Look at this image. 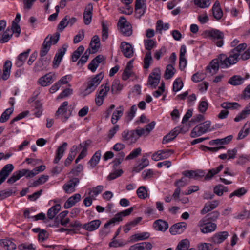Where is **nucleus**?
<instances>
[{
  "label": "nucleus",
  "instance_id": "nucleus-1",
  "mask_svg": "<svg viewBox=\"0 0 250 250\" xmlns=\"http://www.w3.org/2000/svg\"><path fill=\"white\" fill-rule=\"evenodd\" d=\"M60 38V34L56 32L53 35H48L44 39L41 50L40 51V57H45V56L49 51L51 45L57 43Z\"/></svg>",
  "mask_w": 250,
  "mask_h": 250
},
{
  "label": "nucleus",
  "instance_id": "nucleus-2",
  "mask_svg": "<svg viewBox=\"0 0 250 250\" xmlns=\"http://www.w3.org/2000/svg\"><path fill=\"white\" fill-rule=\"evenodd\" d=\"M219 59L220 67L221 68H226L236 63L240 60V57L234 51L231 50L228 57L224 54H221L219 55Z\"/></svg>",
  "mask_w": 250,
  "mask_h": 250
},
{
  "label": "nucleus",
  "instance_id": "nucleus-3",
  "mask_svg": "<svg viewBox=\"0 0 250 250\" xmlns=\"http://www.w3.org/2000/svg\"><path fill=\"white\" fill-rule=\"evenodd\" d=\"M68 103L67 101L63 102L55 113V117L60 119L62 122H65L71 116L72 108H68Z\"/></svg>",
  "mask_w": 250,
  "mask_h": 250
},
{
  "label": "nucleus",
  "instance_id": "nucleus-4",
  "mask_svg": "<svg viewBox=\"0 0 250 250\" xmlns=\"http://www.w3.org/2000/svg\"><path fill=\"white\" fill-rule=\"evenodd\" d=\"M104 78V74L101 72L96 75L90 77L87 82V86L85 89L84 95H88L94 91Z\"/></svg>",
  "mask_w": 250,
  "mask_h": 250
},
{
  "label": "nucleus",
  "instance_id": "nucleus-5",
  "mask_svg": "<svg viewBox=\"0 0 250 250\" xmlns=\"http://www.w3.org/2000/svg\"><path fill=\"white\" fill-rule=\"evenodd\" d=\"M210 125L211 122L210 121H207L203 123L199 124L194 127L190 133L191 137L196 138L206 133L209 130Z\"/></svg>",
  "mask_w": 250,
  "mask_h": 250
},
{
  "label": "nucleus",
  "instance_id": "nucleus-6",
  "mask_svg": "<svg viewBox=\"0 0 250 250\" xmlns=\"http://www.w3.org/2000/svg\"><path fill=\"white\" fill-rule=\"evenodd\" d=\"M118 26L120 32L124 36H129L132 34L131 25L124 17H120L118 23Z\"/></svg>",
  "mask_w": 250,
  "mask_h": 250
},
{
  "label": "nucleus",
  "instance_id": "nucleus-7",
  "mask_svg": "<svg viewBox=\"0 0 250 250\" xmlns=\"http://www.w3.org/2000/svg\"><path fill=\"white\" fill-rule=\"evenodd\" d=\"M207 219L204 218L201 219L198 224L201 231L203 233H207L214 231L217 227L216 224L212 222H207Z\"/></svg>",
  "mask_w": 250,
  "mask_h": 250
},
{
  "label": "nucleus",
  "instance_id": "nucleus-8",
  "mask_svg": "<svg viewBox=\"0 0 250 250\" xmlns=\"http://www.w3.org/2000/svg\"><path fill=\"white\" fill-rule=\"evenodd\" d=\"M161 78V70L159 68H155L150 74L147 84L151 87L155 88L160 82Z\"/></svg>",
  "mask_w": 250,
  "mask_h": 250
},
{
  "label": "nucleus",
  "instance_id": "nucleus-9",
  "mask_svg": "<svg viewBox=\"0 0 250 250\" xmlns=\"http://www.w3.org/2000/svg\"><path fill=\"white\" fill-rule=\"evenodd\" d=\"M208 36L213 40L214 42L218 47H222L224 44V34L217 29H213L208 32Z\"/></svg>",
  "mask_w": 250,
  "mask_h": 250
},
{
  "label": "nucleus",
  "instance_id": "nucleus-10",
  "mask_svg": "<svg viewBox=\"0 0 250 250\" xmlns=\"http://www.w3.org/2000/svg\"><path fill=\"white\" fill-rule=\"evenodd\" d=\"M121 135L122 140L129 144L134 143L138 140V136L135 130H125L122 132Z\"/></svg>",
  "mask_w": 250,
  "mask_h": 250
},
{
  "label": "nucleus",
  "instance_id": "nucleus-11",
  "mask_svg": "<svg viewBox=\"0 0 250 250\" xmlns=\"http://www.w3.org/2000/svg\"><path fill=\"white\" fill-rule=\"evenodd\" d=\"M50 60V57H40L35 64L34 71L36 72L44 70L49 64Z\"/></svg>",
  "mask_w": 250,
  "mask_h": 250
},
{
  "label": "nucleus",
  "instance_id": "nucleus-12",
  "mask_svg": "<svg viewBox=\"0 0 250 250\" xmlns=\"http://www.w3.org/2000/svg\"><path fill=\"white\" fill-rule=\"evenodd\" d=\"M173 151L171 150H160L154 153L151 157L153 160L158 161L160 160L167 159L172 154Z\"/></svg>",
  "mask_w": 250,
  "mask_h": 250
},
{
  "label": "nucleus",
  "instance_id": "nucleus-13",
  "mask_svg": "<svg viewBox=\"0 0 250 250\" xmlns=\"http://www.w3.org/2000/svg\"><path fill=\"white\" fill-rule=\"evenodd\" d=\"M79 183V179L78 178H73L63 186V189L67 194H70L75 191L76 186Z\"/></svg>",
  "mask_w": 250,
  "mask_h": 250
},
{
  "label": "nucleus",
  "instance_id": "nucleus-14",
  "mask_svg": "<svg viewBox=\"0 0 250 250\" xmlns=\"http://www.w3.org/2000/svg\"><path fill=\"white\" fill-rule=\"evenodd\" d=\"M220 61L218 56L217 59H213L210 62L209 64L206 67V71L211 75H213L218 71Z\"/></svg>",
  "mask_w": 250,
  "mask_h": 250
},
{
  "label": "nucleus",
  "instance_id": "nucleus-15",
  "mask_svg": "<svg viewBox=\"0 0 250 250\" xmlns=\"http://www.w3.org/2000/svg\"><path fill=\"white\" fill-rule=\"evenodd\" d=\"M120 49L125 57L130 58L133 56V48L131 44L129 43L125 42H122L120 45Z\"/></svg>",
  "mask_w": 250,
  "mask_h": 250
},
{
  "label": "nucleus",
  "instance_id": "nucleus-16",
  "mask_svg": "<svg viewBox=\"0 0 250 250\" xmlns=\"http://www.w3.org/2000/svg\"><path fill=\"white\" fill-rule=\"evenodd\" d=\"M101 223V222L100 220H94L84 224L82 226V228L88 231H92L98 229Z\"/></svg>",
  "mask_w": 250,
  "mask_h": 250
},
{
  "label": "nucleus",
  "instance_id": "nucleus-17",
  "mask_svg": "<svg viewBox=\"0 0 250 250\" xmlns=\"http://www.w3.org/2000/svg\"><path fill=\"white\" fill-rule=\"evenodd\" d=\"M67 47V45L64 44L62 48L58 50V52L56 54L53 62L54 66H56L57 67L59 66L63 56L65 53Z\"/></svg>",
  "mask_w": 250,
  "mask_h": 250
},
{
  "label": "nucleus",
  "instance_id": "nucleus-18",
  "mask_svg": "<svg viewBox=\"0 0 250 250\" xmlns=\"http://www.w3.org/2000/svg\"><path fill=\"white\" fill-rule=\"evenodd\" d=\"M187 227V224L185 222H180L173 225L169 229L170 232L172 235H175L177 233L180 234L182 233Z\"/></svg>",
  "mask_w": 250,
  "mask_h": 250
},
{
  "label": "nucleus",
  "instance_id": "nucleus-19",
  "mask_svg": "<svg viewBox=\"0 0 250 250\" xmlns=\"http://www.w3.org/2000/svg\"><path fill=\"white\" fill-rule=\"evenodd\" d=\"M152 247L149 242H141L131 246L128 250H150Z\"/></svg>",
  "mask_w": 250,
  "mask_h": 250
},
{
  "label": "nucleus",
  "instance_id": "nucleus-20",
  "mask_svg": "<svg viewBox=\"0 0 250 250\" xmlns=\"http://www.w3.org/2000/svg\"><path fill=\"white\" fill-rule=\"evenodd\" d=\"M150 235V233L148 232L136 233L130 237L128 242L134 243L139 241L145 240L148 239Z\"/></svg>",
  "mask_w": 250,
  "mask_h": 250
},
{
  "label": "nucleus",
  "instance_id": "nucleus-21",
  "mask_svg": "<svg viewBox=\"0 0 250 250\" xmlns=\"http://www.w3.org/2000/svg\"><path fill=\"white\" fill-rule=\"evenodd\" d=\"M229 236L227 231L219 232L214 234L211 238V241L214 244H220L226 240Z\"/></svg>",
  "mask_w": 250,
  "mask_h": 250
},
{
  "label": "nucleus",
  "instance_id": "nucleus-22",
  "mask_svg": "<svg viewBox=\"0 0 250 250\" xmlns=\"http://www.w3.org/2000/svg\"><path fill=\"white\" fill-rule=\"evenodd\" d=\"M55 76V74L48 73L40 78L38 82L42 86H46L53 83Z\"/></svg>",
  "mask_w": 250,
  "mask_h": 250
},
{
  "label": "nucleus",
  "instance_id": "nucleus-23",
  "mask_svg": "<svg viewBox=\"0 0 250 250\" xmlns=\"http://www.w3.org/2000/svg\"><path fill=\"white\" fill-rule=\"evenodd\" d=\"M232 138L233 136L232 135H229L224 138L212 140L209 141V145L211 146L227 145L231 141Z\"/></svg>",
  "mask_w": 250,
  "mask_h": 250
},
{
  "label": "nucleus",
  "instance_id": "nucleus-24",
  "mask_svg": "<svg viewBox=\"0 0 250 250\" xmlns=\"http://www.w3.org/2000/svg\"><path fill=\"white\" fill-rule=\"evenodd\" d=\"M92 9L93 6L90 3L88 4L85 9L83 13V20L85 25L89 24L91 21Z\"/></svg>",
  "mask_w": 250,
  "mask_h": 250
},
{
  "label": "nucleus",
  "instance_id": "nucleus-25",
  "mask_svg": "<svg viewBox=\"0 0 250 250\" xmlns=\"http://www.w3.org/2000/svg\"><path fill=\"white\" fill-rule=\"evenodd\" d=\"M81 196L79 193H77L69 197L64 205L65 208H69L81 200Z\"/></svg>",
  "mask_w": 250,
  "mask_h": 250
},
{
  "label": "nucleus",
  "instance_id": "nucleus-26",
  "mask_svg": "<svg viewBox=\"0 0 250 250\" xmlns=\"http://www.w3.org/2000/svg\"><path fill=\"white\" fill-rule=\"evenodd\" d=\"M153 227L156 230L165 231L168 228V224L165 221L158 219L154 222Z\"/></svg>",
  "mask_w": 250,
  "mask_h": 250
},
{
  "label": "nucleus",
  "instance_id": "nucleus-27",
  "mask_svg": "<svg viewBox=\"0 0 250 250\" xmlns=\"http://www.w3.org/2000/svg\"><path fill=\"white\" fill-rule=\"evenodd\" d=\"M212 14L214 18L219 20L223 16V12L220 7V3L218 1H216L212 8Z\"/></svg>",
  "mask_w": 250,
  "mask_h": 250
},
{
  "label": "nucleus",
  "instance_id": "nucleus-28",
  "mask_svg": "<svg viewBox=\"0 0 250 250\" xmlns=\"http://www.w3.org/2000/svg\"><path fill=\"white\" fill-rule=\"evenodd\" d=\"M67 146V143L63 142L62 145L58 148L56 151V157L54 160V163L55 164H57L62 157Z\"/></svg>",
  "mask_w": 250,
  "mask_h": 250
},
{
  "label": "nucleus",
  "instance_id": "nucleus-29",
  "mask_svg": "<svg viewBox=\"0 0 250 250\" xmlns=\"http://www.w3.org/2000/svg\"><path fill=\"white\" fill-rule=\"evenodd\" d=\"M30 50H31L30 49H28L26 51L21 53L18 55L15 63V64L17 67H20L23 65L25 60L28 56Z\"/></svg>",
  "mask_w": 250,
  "mask_h": 250
},
{
  "label": "nucleus",
  "instance_id": "nucleus-30",
  "mask_svg": "<svg viewBox=\"0 0 250 250\" xmlns=\"http://www.w3.org/2000/svg\"><path fill=\"white\" fill-rule=\"evenodd\" d=\"M145 2L146 0H136L135 10L140 15H143L145 12L146 8Z\"/></svg>",
  "mask_w": 250,
  "mask_h": 250
},
{
  "label": "nucleus",
  "instance_id": "nucleus-31",
  "mask_svg": "<svg viewBox=\"0 0 250 250\" xmlns=\"http://www.w3.org/2000/svg\"><path fill=\"white\" fill-rule=\"evenodd\" d=\"M179 129L177 128H174L168 134L166 135L163 139L162 143H167L174 139L179 134Z\"/></svg>",
  "mask_w": 250,
  "mask_h": 250
},
{
  "label": "nucleus",
  "instance_id": "nucleus-32",
  "mask_svg": "<svg viewBox=\"0 0 250 250\" xmlns=\"http://www.w3.org/2000/svg\"><path fill=\"white\" fill-rule=\"evenodd\" d=\"M32 107V110L34 111V115L36 117H40L42 112V103L38 100L36 101L33 104Z\"/></svg>",
  "mask_w": 250,
  "mask_h": 250
},
{
  "label": "nucleus",
  "instance_id": "nucleus-33",
  "mask_svg": "<svg viewBox=\"0 0 250 250\" xmlns=\"http://www.w3.org/2000/svg\"><path fill=\"white\" fill-rule=\"evenodd\" d=\"M124 108L122 106L117 107L113 112L111 120L113 124H115L117 122L118 120L122 116Z\"/></svg>",
  "mask_w": 250,
  "mask_h": 250
},
{
  "label": "nucleus",
  "instance_id": "nucleus-34",
  "mask_svg": "<svg viewBox=\"0 0 250 250\" xmlns=\"http://www.w3.org/2000/svg\"><path fill=\"white\" fill-rule=\"evenodd\" d=\"M12 66V63L10 61H6L3 66V74L2 78L4 80H6L9 77Z\"/></svg>",
  "mask_w": 250,
  "mask_h": 250
},
{
  "label": "nucleus",
  "instance_id": "nucleus-35",
  "mask_svg": "<svg viewBox=\"0 0 250 250\" xmlns=\"http://www.w3.org/2000/svg\"><path fill=\"white\" fill-rule=\"evenodd\" d=\"M61 206L60 204H56L50 208L47 211V216L49 219H53L56 215L61 209Z\"/></svg>",
  "mask_w": 250,
  "mask_h": 250
},
{
  "label": "nucleus",
  "instance_id": "nucleus-36",
  "mask_svg": "<svg viewBox=\"0 0 250 250\" xmlns=\"http://www.w3.org/2000/svg\"><path fill=\"white\" fill-rule=\"evenodd\" d=\"M223 168V165H220L216 168L209 169L207 174H206L205 176V180H210L214 175L218 174L220 171H221L222 170Z\"/></svg>",
  "mask_w": 250,
  "mask_h": 250
},
{
  "label": "nucleus",
  "instance_id": "nucleus-37",
  "mask_svg": "<svg viewBox=\"0 0 250 250\" xmlns=\"http://www.w3.org/2000/svg\"><path fill=\"white\" fill-rule=\"evenodd\" d=\"M110 90V84L107 81L104 84H102L98 90V94L101 96L106 97L108 92Z\"/></svg>",
  "mask_w": 250,
  "mask_h": 250
},
{
  "label": "nucleus",
  "instance_id": "nucleus-38",
  "mask_svg": "<svg viewBox=\"0 0 250 250\" xmlns=\"http://www.w3.org/2000/svg\"><path fill=\"white\" fill-rule=\"evenodd\" d=\"M13 34L11 29L7 28L6 31L2 32L1 35H0V43H4L7 42L12 37Z\"/></svg>",
  "mask_w": 250,
  "mask_h": 250
},
{
  "label": "nucleus",
  "instance_id": "nucleus-39",
  "mask_svg": "<svg viewBox=\"0 0 250 250\" xmlns=\"http://www.w3.org/2000/svg\"><path fill=\"white\" fill-rule=\"evenodd\" d=\"M0 245L7 250H14L16 248L15 243L9 239L0 240Z\"/></svg>",
  "mask_w": 250,
  "mask_h": 250
},
{
  "label": "nucleus",
  "instance_id": "nucleus-40",
  "mask_svg": "<svg viewBox=\"0 0 250 250\" xmlns=\"http://www.w3.org/2000/svg\"><path fill=\"white\" fill-rule=\"evenodd\" d=\"M100 45V43L99 37L97 35L94 36L90 43V46L92 50V53H94L98 50Z\"/></svg>",
  "mask_w": 250,
  "mask_h": 250
},
{
  "label": "nucleus",
  "instance_id": "nucleus-41",
  "mask_svg": "<svg viewBox=\"0 0 250 250\" xmlns=\"http://www.w3.org/2000/svg\"><path fill=\"white\" fill-rule=\"evenodd\" d=\"M101 156V152L97 151L88 162L92 168L95 167L99 163Z\"/></svg>",
  "mask_w": 250,
  "mask_h": 250
},
{
  "label": "nucleus",
  "instance_id": "nucleus-42",
  "mask_svg": "<svg viewBox=\"0 0 250 250\" xmlns=\"http://www.w3.org/2000/svg\"><path fill=\"white\" fill-rule=\"evenodd\" d=\"M14 169V166L11 164H7L0 171V174L5 179L8 176Z\"/></svg>",
  "mask_w": 250,
  "mask_h": 250
},
{
  "label": "nucleus",
  "instance_id": "nucleus-43",
  "mask_svg": "<svg viewBox=\"0 0 250 250\" xmlns=\"http://www.w3.org/2000/svg\"><path fill=\"white\" fill-rule=\"evenodd\" d=\"M244 79L238 75H235L231 77L229 80V83L233 85H238L243 83Z\"/></svg>",
  "mask_w": 250,
  "mask_h": 250
},
{
  "label": "nucleus",
  "instance_id": "nucleus-44",
  "mask_svg": "<svg viewBox=\"0 0 250 250\" xmlns=\"http://www.w3.org/2000/svg\"><path fill=\"white\" fill-rule=\"evenodd\" d=\"M122 88L123 85L120 84V81L117 79L114 80L111 85V92L113 94L117 93Z\"/></svg>",
  "mask_w": 250,
  "mask_h": 250
},
{
  "label": "nucleus",
  "instance_id": "nucleus-45",
  "mask_svg": "<svg viewBox=\"0 0 250 250\" xmlns=\"http://www.w3.org/2000/svg\"><path fill=\"white\" fill-rule=\"evenodd\" d=\"M131 61H129L122 74V79L124 81H126L130 76L131 73Z\"/></svg>",
  "mask_w": 250,
  "mask_h": 250
},
{
  "label": "nucleus",
  "instance_id": "nucleus-46",
  "mask_svg": "<svg viewBox=\"0 0 250 250\" xmlns=\"http://www.w3.org/2000/svg\"><path fill=\"white\" fill-rule=\"evenodd\" d=\"M221 107L224 109H235L240 107L238 103L236 102H224L221 105Z\"/></svg>",
  "mask_w": 250,
  "mask_h": 250
},
{
  "label": "nucleus",
  "instance_id": "nucleus-47",
  "mask_svg": "<svg viewBox=\"0 0 250 250\" xmlns=\"http://www.w3.org/2000/svg\"><path fill=\"white\" fill-rule=\"evenodd\" d=\"M13 108L12 107L6 109L1 115L0 118V122L4 123L7 121L9 119L10 115L13 113Z\"/></svg>",
  "mask_w": 250,
  "mask_h": 250
},
{
  "label": "nucleus",
  "instance_id": "nucleus-48",
  "mask_svg": "<svg viewBox=\"0 0 250 250\" xmlns=\"http://www.w3.org/2000/svg\"><path fill=\"white\" fill-rule=\"evenodd\" d=\"M169 26L168 23L164 24L162 20H159L156 23V31L161 34L162 30H167L169 28Z\"/></svg>",
  "mask_w": 250,
  "mask_h": 250
},
{
  "label": "nucleus",
  "instance_id": "nucleus-49",
  "mask_svg": "<svg viewBox=\"0 0 250 250\" xmlns=\"http://www.w3.org/2000/svg\"><path fill=\"white\" fill-rule=\"evenodd\" d=\"M189 247V241L188 239H184L179 243L176 250H188Z\"/></svg>",
  "mask_w": 250,
  "mask_h": 250
},
{
  "label": "nucleus",
  "instance_id": "nucleus-50",
  "mask_svg": "<svg viewBox=\"0 0 250 250\" xmlns=\"http://www.w3.org/2000/svg\"><path fill=\"white\" fill-rule=\"evenodd\" d=\"M141 161L142 162L134 168V171L136 172H139L144 167L149 165V161L147 158H142Z\"/></svg>",
  "mask_w": 250,
  "mask_h": 250
},
{
  "label": "nucleus",
  "instance_id": "nucleus-51",
  "mask_svg": "<svg viewBox=\"0 0 250 250\" xmlns=\"http://www.w3.org/2000/svg\"><path fill=\"white\" fill-rule=\"evenodd\" d=\"M136 193L140 199H144L147 195L146 188L144 186H141L137 190Z\"/></svg>",
  "mask_w": 250,
  "mask_h": 250
},
{
  "label": "nucleus",
  "instance_id": "nucleus-52",
  "mask_svg": "<svg viewBox=\"0 0 250 250\" xmlns=\"http://www.w3.org/2000/svg\"><path fill=\"white\" fill-rule=\"evenodd\" d=\"M174 74V69L171 64L167 66L165 73V77L166 79H170Z\"/></svg>",
  "mask_w": 250,
  "mask_h": 250
},
{
  "label": "nucleus",
  "instance_id": "nucleus-53",
  "mask_svg": "<svg viewBox=\"0 0 250 250\" xmlns=\"http://www.w3.org/2000/svg\"><path fill=\"white\" fill-rule=\"evenodd\" d=\"M247 192V189L244 188H239L234 191L232 192L229 195V198H231L234 196H236L237 197H240L243 195H244Z\"/></svg>",
  "mask_w": 250,
  "mask_h": 250
},
{
  "label": "nucleus",
  "instance_id": "nucleus-54",
  "mask_svg": "<svg viewBox=\"0 0 250 250\" xmlns=\"http://www.w3.org/2000/svg\"><path fill=\"white\" fill-rule=\"evenodd\" d=\"M152 60L151 51H147L145 55L144 60V67L145 69H147L150 65V63Z\"/></svg>",
  "mask_w": 250,
  "mask_h": 250
},
{
  "label": "nucleus",
  "instance_id": "nucleus-55",
  "mask_svg": "<svg viewBox=\"0 0 250 250\" xmlns=\"http://www.w3.org/2000/svg\"><path fill=\"white\" fill-rule=\"evenodd\" d=\"M250 114V110L248 108H245L240 114H239L234 119L235 122H239L245 119L247 116Z\"/></svg>",
  "mask_w": 250,
  "mask_h": 250
},
{
  "label": "nucleus",
  "instance_id": "nucleus-56",
  "mask_svg": "<svg viewBox=\"0 0 250 250\" xmlns=\"http://www.w3.org/2000/svg\"><path fill=\"white\" fill-rule=\"evenodd\" d=\"M121 221L122 219H121V215L117 213L115 215V216L113 218H111L108 222L105 223L104 224V228H106L112 224L114 225L116 223H119Z\"/></svg>",
  "mask_w": 250,
  "mask_h": 250
},
{
  "label": "nucleus",
  "instance_id": "nucleus-57",
  "mask_svg": "<svg viewBox=\"0 0 250 250\" xmlns=\"http://www.w3.org/2000/svg\"><path fill=\"white\" fill-rule=\"evenodd\" d=\"M247 45L246 43H242L239 44L234 48L232 49L234 52L237 54L239 56L242 54L241 53L244 51L247 48Z\"/></svg>",
  "mask_w": 250,
  "mask_h": 250
},
{
  "label": "nucleus",
  "instance_id": "nucleus-58",
  "mask_svg": "<svg viewBox=\"0 0 250 250\" xmlns=\"http://www.w3.org/2000/svg\"><path fill=\"white\" fill-rule=\"evenodd\" d=\"M69 19V16L66 15L64 18L60 22L58 26V29L60 31H62L63 29L68 25V20Z\"/></svg>",
  "mask_w": 250,
  "mask_h": 250
},
{
  "label": "nucleus",
  "instance_id": "nucleus-59",
  "mask_svg": "<svg viewBox=\"0 0 250 250\" xmlns=\"http://www.w3.org/2000/svg\"><path fill=\"white\" fill-rule=\"evenodd\" d=\"M194 2L196 5L202 8L208 7L210 4L209 0H194Z\"/></svg>",
  "mask_w": 250,
  "mask_h": 250
},
{
  "label": "nucleus",
  "instance_id": "nucleus-60",
  "mask_svg": "<svg viewBox=\"0 0 250 250\" xmlns=\"http://www.w3.org/2000/svg\"><path fill=\"white\" fill-rule=\"evenodd\" d=\"M153 176L154 172L152 170L150 169L145 170L142 173V177L144 180L150 179L152 178Z\"/></svg>",
  "mask_w": 250,
  "mask_h": 250
},
{
  "label": "nucleus",
  "instance_id": "nucleus-61",
  "mask_svg": "<svg viewBox=\"0 0 250 250\" xmlns=\"http://www.w3.org/2000/svg\"><path fill=\"white\" fill-rule=\"evenodd\" d=\"M225 188L226 187L221 184H219L214 188L213 191L215 194L219 196H221L223 194V192Z\"/></svg>",
  "mask_w": 250,
  "mask_h": 250
},
{
  "label": "nucleus",
  "instance_id": "nucleus-62",
  "mask_svg": "<svg viewBox=\"0 0 250 250\" xmlns=\"http://www.w3.org/2000/svg\"><path fill=\"white\" fill-rule=\"evenodd\" d=\"M183 83L180 79H177L173 84V90L175 92L180 90L183 87Z\"/></svg>",
  "mask_w": 250,
  "mask_h": 250
},
{
  "label": "nucleus",
  "instance_id": "nucleus-63",
  "mask_svg": "<svg viewBox=\"0 0 250 250\" xmlns=\"http://www.w3.org/2000/svg\"><path fill=\"white\" fill-rule=\"evenodd\" d=\"M205 77V74L203 73L197 72L193 75L192 77V80L195 83H198L203 80Z\"/></svg>",
  "mask_w": 250,
  "mask_h": 250
},
{
  "label": "nucleus",
  "instance_id": "nucleus-64",
  "mask_svg": "<svg viewBox=\"0 0 250 250\" xmlns=\"http://www.w3.org/2000/svg\"><path fill=\"white\" fill-rule=\"evenodd\" d=\"M123 172V171L122 169L116 170L113 172L111 173L107 176V178L109 181L112 180L121 176Z\"/></svg>",
  "mask_w": 250,
  "mask_h": 250
}]
</instances>
